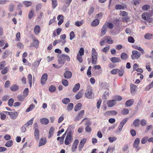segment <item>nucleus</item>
I'll return each instance as SVG.
<instances>
[{"instance_id":"obj_1","label":"nucleus","mask_w":153,"mask_h":153,"mask_svg":"<svg viewBox=\"0 0 153 153\" xmlns=\"http://www.w3.org/2000/svg\"><path fill=\"white\" fill-rule=\"evenodd\" d=\"M58 62L59 64L62 65L61 67L65 63L66 61L69 62L70 60L69 57L67 55L62 54L59 55L58 56Z\"/></svg>"},{"instance_id":"obj_2","label":"nucleus","mask_w":153,"mask_h":153,"mask_svg":"<svg viewBox=\"0 0 153 153\" xmlns=\"http://www.w3.org/2000/svg\"><path fill=\"white\" fill-rule=\"evenodd\" d=\"M113 42V40L111 39L110 37L106 36L101 39L100 42V44L101 46H102L106 43H108L109 44H112Z\"/></svg>"},{"instance_id":"obj_3","label":"nucleus","mask_w":153,"mask_h":153,"mask_svg":"<svg viewBox=\"0 0 153 153\" xmlns=\"http://www.w3.org/2000/svg\"><path fill=\"white\" fill-rule=\"evenodd\" d=\"M85 96L88 99H91L94 97L92 93V89L91 87L88 86L85 93Z\"/></svg>"},{"instance_id":"obj_4","label":"nucleus","mask_w":153,"mask_h":153,"mask_svg":"<svg viewBox=\"0 0 153 153\" xmlns=\"http://www.w3.org/2000/svg\"><path fill=\"white\" fill-rule=\"evenodd\" d=\"M72 133L71 131H70L68 133L65 140V144L66 145H68L70 144L72 140V138L71 134Z\"/></svg>"},{"instance_id":"obj_5","label":"nucleus","mask_w":153,"mask_h":153,"mask_svg":"<svg viewBox=\"0 0 153 153\" xmlns=\"http://www.w3.org/2000/svg\"><path fill=\"white\" fill-rule=\"evenodd\" d=\"M132 53V55L131 56V58L132 59H138L140 58L141 55L140 53L137 51H133Z\"/></svg>"},{"instance_id":"obj_6","label":"nucleus","mask_w":153,"mask_h":153,"mask_svg":"<svg viewBox=\"0 0 153 153\" xmlns=\"http://www.w3.org/2000/svg\"><path fill=\"white\" fill-rule=\"evenodd\" d=\"M84 113L83 110H81L78 113L77 116L74 118V120L75 121H78L81 119Z\"/></svg>"},{"instance_id":"obj_7","label":"nucleus","mask_w":153,"mask_h":153,"mask_svg":"<svg viewBox=\"0 0 153 153\" xmlns=\"http://www.w3.org/2000/svg\"><path fill=\"white\" fill-rule=\"evenodd\" d=\"M48 74L46 73H45L42 75L41 80V82L42 85H43L45 84L47 79Z\"/></svg>"},{"instance_id":"obj_8","label":"nucleus","mask_w":153,"mask_h":153,"mask_svg":"<svg viewBox=\"0 0 153 153\" xmlns=\"http://www.w3.org/2000/svg\"><path fill=\"white\" fill-rule=\"evenodd\" d=\"M140 142V139L139 138H137L135 139L133 143L134 147L137 150H138L140 149V148L138 147Z\"/></svg>"},{"instance_id":"obj_9","label":"nucleus","mask_w":153,"mask_h":153,"mask_svg":"<svg viewBox=\"0 0 153 153\" xmlns=\"http://www.w3.org/2000/svg\"><path fill=\"white\" fill-rule=\"evenodd\" d=\"M117 103L116 101L115 100H110L107 101V104L108 107H112Z\"/></svg>"},{"instance_id":"obj_10","label":"nucleus","mask_w":153,"mask_h":153,"mask_svg":"<svg viewBox=\"0 0 153 153\" xmlns=\"http://www.w3.org/2000/svg\"><path fill=\"white\" fill-rule=\"evenodd\" d=\"M79 140L78 139H76L74 141L72 147V152H74L75 151V149L77 148V146Z\"/></svg>"},{"instance_id":"obj_11","label":"nucleus","mask_w":153,"mask_h":153,"mask_svg":"<svg viewBox=\"0 0 153 153\" xmlns=\"http://www.w3.org/2000/svg\"><path fill=\"white\" fill-rule=\"evenodd\" d=\"M107 29V25L105 24L101 29V33L100 36H104L106 33Z\"/></svg>"},{"instance_id":"obj_12","label":"nucleus","mask_w":153,"mask_h":153,"mask_svg":"<svg viewBox=\"0 0 153 153\" xmlns=\"http://www.w3.org/2000/svg\"><path fill=\"white\" fill-rule=\"evenodd\" d=\"M72 73L69 71H66L64 74L63 75L65 79L70 78L72 76Z\"/></svg>"},{"instance_id":"obj_13","label":"nucleus","mask_w":153,"mask_h":153,"mask_svg":"<svg viewBox=\"0 0 153 153\" xmlns=\"http://www.w3.org/2000/svg\"><path fill=\"white\" fill-rule=\"evenodd\" d=\"M34 135L36 140L38 141L39 139V130L38 129H35Z\"/></svg>"},{"instance_id":"obj_14","label":"nucleus","mask_w":153,"mask_h":153,"mask_svg":"<svg viewBox=\"0 0 153 153\" xmlns=\"http://www.w3.org/2000/svg\"><path fill=\"white\" fill-rule=\"evenodd\" d=\"M63 16L62 15H59L58 16L57 19L58 20H59L58 22V25L59 26L61 25L63 22Z\"/></svg>"},{"instance_id":"obj_15","label":"nucleus","mask_w":153,"mask_h":153,"mask_svg":"<svg viewBox=\"0 0 153 153\" xmlns=\"http://www.w3.org/2000/svg\"><path fill=\"white\" fill-rule=\"evenodd\" d=\"M46 143V140L45 138H41L39 140L38 147H40L45 145Z\"/></svg>"},{"instance_id":"obj_16","label":"nucleus","mask_w":153,"mask_h":153,"mask_svg":"<svg viewBox=\"0 0 153 153\" xmlns=\"http://www.w3.org/2000/svg\"><path fill=\"white\" fill-rule=\"evenodd\" d=\"M41 30L40 27L38 25H36L34 28V33L36 35H38Z\"/></svg>"},{"instance_id":"obj_17","label":"nucleus","mask_w":153,"mask_h":153,"mask_svg":"<svg viewBox=\"0 0 153 153\" xmlns=\"http://www.w3.org/2000/svg\"><path fill=\"white\" fill-rule=\"evenodd\" d=\"M39 41L37 39H33L32 45L35 48H37L39 45Z\"/></svg>"},{"instance_id":"obj_18","label":"nucleus","mask_w":153,"mask_h":153,"mask_svg":"<svg viewBox=\"0 0 153 153\" xmlns=\"http://www.w3.org/2000/svg\"><path fill=\"white\" fill-rule=\"evenodd\" d=\"M18 113L16 111L11 112L10 117L11 119L15 120L17 117Z\"/></svg>"},{"instance_id":"obj_19","label":"nucleus","mask_w":153,"mask_h":153,"mask_svg":"<svg viewBox=\"0 0 153 153\" xmlns=\"http://www.w3.org/2000/svg\"><path fill=\"white\" fill-rule=\"evenodd\" d=\"M111 61L113 63H116L117 62H120L121 60L118 57H114L110 58Z\"/></svg>"},{"instance_id":"obj_20","label":"nucleus","mask_w":153,"mask_h":153,"mask_svg":"<svg viewBox=\"0 0 153 153\" xmlns=\"http://www.w3.org/2000/svg\"><path fill=\"white\" fill-rule=\"evenodd\" d=\"M134 102V100L133 99H130L127 100L126 103L125 105L126 107H129L131 106Z\"/></svg>"},{"instance_id":"obj_21","label":"nucleus","mask_w":153,"mask_h":153,"mask_svg":"<svg viewBox=\"0 0 153 153\" xmlns=\"http://www.w3.org/2000/svg\"><path fill=\"white\" fill-rule=\"evenodd\" d=\"M40 122L42 124L47 125L49 123V120L47 118H43L40 119Z\"/></svg>"},{"instance_id":"obj_22","label":"nucleus","mask_w":153,"mask_h":153,"mask_svg":"<svg viewBox=\"0 0 153 153\" xmlns=\"http://www.w3.org/2000/svg\"><path fill=\"white\" fill-rule=\"evenodd\" d=\"M54 128L53 127H51L49 131V134L48 135V138H51L53 135L54 131Z\"/></svg>"},{"instance_id":"obj_23","label":"nucleus","mask_w":153,"mask_h":153,"mask_svg":"<svg viewBox=\"0 0 153 153\" xmlns=\"http://www.w3.org/2000/svg\"><path fill=\"white\" fill-rule=\"evenodd\" d=\"M83 91V90L80 91L76 95V99L79 100L82 97V95Z\"/></svg>"},{"instance_id":"obj_24","label":"nucleus","mask_w":153,"mask_h":153,"mask_svg":"<svg viewBox=\"0 0 153 153\" xmlns=\"http://www.w3.org/2000/svg\"><path fill=\"white\" fill-rule=\"evenodd\" d=\"M142 17L143 19L147 20L149 19L150 16L149 15V14L148 13H144L142 14Z\"/></svg>"},{"instance_id":"obj_25","label":"nucleus","mask_w":153,"mask_h":153,"mask_svg":"<svg viewBox=\"0 0 153 153\" xmlns=\"http://www.w3.org/2000/svg\"><path fill=\"white\" fill-rule=\"evenodd\" d=\"M120 57L122 59L126 60L128 59V55L126 53L123 52L121 54Z\"/></svg>"},{"instance_id":"obj_26","label":"nucleus","mask_w":153,"mask_h":153,"mask_svg":"<svg viewBox=\"0 0 153 153\" xmlns=\"http://www.w3.org/2000/svg\"><path fill=\"white\" fill-rule=\"evenodd\" d=\"M99 22L100 21L98 19H96L91 22V25L93 27L99 25Z\"/></svg>"},{"instance_id":"obj_27","label":"nucleus","mask_w":153,"mask_h":153,"mask_svg":"<svg viewBox=\"0 0 153 153\" xmlns=\"http://www.w3.org/2000/svg\"><path fill=\"white\" fill-rule=\"evenodd\" d=\"M82 106V104L81 103H78L74 107V110L75 111H78L80 110L81 109Z\"/></svg>"},{"instance_id":"obj_28","label":"nucleus","mask_w":153,"mask_h":153,"mask_svg":"<svg viewBox=\"0 0 153 153\" xmlns=\"http://www.w3.org/2000/svg\"><path fill=\"white\" fill-rule=\"evenodd\" d=\"M140 120L138 119L135 120L133 122V125L135 127H137L140 125Z\"/></svg>"},{"instance_id":"obj_29","label":"nucleus","mask_w":153,"mask_h":153,"mask_svg":"<svg viewBox=\"0 0 153 153\" xmlns=\"http://www.w3.org/2000/svg\"><path fill=\"white\" fill-rule=\"evenodd\" d=\"M80 88V84L77 83L76 84L73 89V91L75 92L77 91Z\"/></svg>"},{"instance_id":"obj_30","label":"nucleus","mask_w":153,"mask_h":153,"mask_svg":"<svg viewBox=\"0 0 153 153\" xmlns=\"http://www.w3.org/2000/svg\"><path fill=\"white\" fill-rule=\"evenodd\" d=\"M131 92V93H134L136 90L137 86L134 84H131L130 85Z\"/></svg>"},{"instance_id":"obj_31","label":"nucleus","mask_w":153,"mask_h":153,"mask_svg":"<svg viewBox=\"0 0 153 153\" xmlns=\"http://www.w3.org/2000/svg\"><path fill=\"white\" fill-rule=\"evenodd\" d=\"M41 61V59L40 58L39 60H36L33 63L32 65L34 67V68L37 67L39 65L40 62Z\"/></svg>"},{"instance_id":"obj_32","label":"nucleus","mask_w":153,"mask_h":153,"mask_svg":"<svg viewBox=\"0 0 153 153\" xmlns=\"http://www.w3.org/2000/svg\"><path fill=\"white\" fill-rule=\"evenodd\" d=\"M86 125L87 126L85 128V131L87 132H90L91 131V129L90 127L89 126V125H91V124L89 122H88L86 123Z\"/></svg>"},{"instance_id":"obj_33","label":"nucleus","mask_w":153,"mask_h":153,"mask_svg":"<svg viewBox=\"0 0 153 153\" xmlns=\"http://www.w3.org/2000/svg\"><path fill=\"white\" fill-rule=\"evenodd\" d=\"M18 89V86L16 84L12 85L10 87V89L13 91H16Z\"/></svg>"},{"instance_id":"obj_34","label":"nucleus","mask_w":153,"mask_h":153,"mask_svg":"<svg viewBox=\"0 0 153 153\" xmlns=\"http://www.w3.org/2000/svg\"><path fill=\"white\" fill-rule=\"evenodd\" d=\"M152 34L147 33L145 35L144 37L146 39H150L152 38Z\"/></svg>"},{"instance_id":"obj_35","label":"nucleus","mask_w":153,"mask_h":153,"mask_svg":"<svg viewBox=\"0 0 153 153\" xmlns=\"http://www.w3.org/2000/svg\"><path fill=\"white\" fill-rule=\"evenodd\" d=\"M129 113V110L126 108H124L121 112V114L124 115H126L128 114Z\"/></svg>"},{"instance_id":"obj_36","label":"nucleus","mask_w":153,"mask_h":153,"mask_svg":"<svg viewBox=\"0 0 153 153\" xmlns=\"http://www.w3.org/2000/svg\"><path fill=\"white\" fill-rule=\"evenodd\" d=\"M70 99L68 98H64L62 100V102L65 104H68L70 102Z\"/></svg>"},{"instance_id":"obj_37","label":"nucleus","mask_w":153,"mask_h":153,"mask_svg":"<svg viewBox=\"0 0 153 153\" xmlns=\"http://www.w3.org/2000/svg\"><path fill=\"white\" fill-rule=\"evenodd\" d=\"M52 1V7L53 9H55L57 5L56 0H51Z\"/></svg>"},{"instance_id":"obj_38","label":"nucleus","mask_w":153,"mask_h":153,"mask_svg":"<svg viewBox=\"0 0 153 153\" xmlns=\"http://www.w3.org/2000/svg\"><path fill=\"white\" fill-rule=\"evenodd\" d=\"M35 107L34 105L32 104H31L29 106V107L26 109V112H28L32 110Z\"/></svg>"},{"instance_id":"obj_39","label":"nucleus","mask_w":153,"mask_h":153,"mask_svg":"<svg viewBox=\"0 0 153 153\" xmlns=\"http://www.w3.org/2000/svg\"><path fill=\"white\" fill-rule=\"evenodd\" d=\"M13 144V141L12 140H10L7 141L6 143L5 146L7 147H11Z\"/></svg>"},{"instance_id":"obj_40","label":"nucleus","mask_w":153,"mask_h":153,"mask_svg":"<svg viewBox=\"0 0 153 153\" xmlns=\"http://www.w3.org/2000/svg\"><path fill=\"white\" fill-rule=\"evenodd\" d=\"M74 107V105L72 103H69L67 107V110L68 111H71L72 110Z\"/></svg>"},{"instance_id":"obj_41","label":"nucleus","mask_w":153,"mask_h":153,"mask_svg":"<svg viewBox=\"0 0 153 153\" xmlns=\"http://www.w3.org/2000/svg\"><path fill=\"white\" fill-rule=\"evenodd\" d=\"M115 8L117 10L122 9L124 10L125 8L124 6L121 5H116L115 7Z\"/></svg>"},{"instance_id":"obj_42","label":"nucleus","mask_w":153,"mask_h":153,"mask_svg":"<svg viewBox=\"0 0 153 153\" xmlns=\"http://www.w3.org/2000/svg\"><path fill=\"white\" fill-rule=\"evenodd\" d=\"M33 9L30 10L28 14V18L29 19H31L33 16Z\"/></svg>"},{"instance_id":"obj_43","label":"nucleus","mask_w":153,"mask_h":153,"mask_svg":"<svg viewBox=\"0 0 153 153\" xmlns=\"http://www.w3.org/2000/svg\"><path fill=\"white\" fill-rule=\"evenodd\" d=\"M128 119V118H127V117L125 118L124 119H123L121 121L120 123V124L123 126L127 122Z\"/></svg>"},{"instance_id":"obj_44","label":"nucleus","mask_w":153,"mask_h":153,"mask_svg":"<svg viewBox=\"0 0 153 153\" xmlns=\"http://www.w3.org/2000/svg\"><path fill=\"white\" fill-rule=\"evenodd\" d=\"M23 4L27 7L30 6L32 4L31 2L28 1H25L23 2Z\"/></svg>"},{"instance_id":"obj_45","label":"nucleus","mask_w":153,"mask_h":153,"mask_svg":"<svg viewBox=\"0 0 153 153\" xmlns=\"http://www.w3.org/2000/svg\"><path fill=\"white\" fill-rule=\"evenodd\" d=\"M14 102V100L13 98L10 99L8 102V104L10 107L12 106Z\"/></svg>"},{"instance_id":"obj_46","label":"nucleus","mask_w":153,"mask_h":153,"mask_svg":"<svg viewBox=\"0 0 153 153\" xmlns=\"http://www.w3.org/2000/svg\"><path fill=\"white\" fill-rule=\"evenodd\" d=\"M56 89L54 85H51L49 88V91L51 92H53L55 91Z\"/></svg>"},{"instance_id":"obj_47","label":"nucleus","mask_w":153,"mask_h":153,"mask_svg":"<svg viewBox=\"0 0 153 153\" xmlns=\"http://www.w3.org/2000/svg\"><path fill=\"white\" fill-rule=\"evenodd\" d=\"M92 63L93 64H95L97 63V56H94L92 57Z\"/></svg>"},{"instance_id":"obj_48","label":"nucleus","mask_w":153,"mask_h":153,"mask_svg":"<svg viewBox=\"0 0 153 153\" xmlns=\"http://www.w3.org/2000/svg\"><path fill=\"white\" fill-rule=\"evenodd\" d=\"M66 135V133L64 134L62 136L60 137V139L59 140V143L61 144H62L63 143L65 137Z\"/></svg>"},{"instance_id":"obj_49","label":"nucleus","mask_w":153,"mask_h":153,"mask_svg":"<svg viewBox=\"0 0 153 153\" xmlns=\"http://www.w3.org/2000/svg\"><path fill=\"white\" fill-rule=\"evenodd\" d=\"M34 118H32L30 120L28 121L25 124L26 125L27 127L29 125H31L33 123V121Z\"/></svg>"},{"instance_id":"obj_50","label":"nucleus","mask_w":153,"mask_h":153,"mask_svg":"<svg viewBox=\"0 0 153 153\" xmlns=\"http://www.w3.org/2000/svg\"><path fill=\"white\" fill-rule=\"evenodd\" d=\"M29 93V89L28 88H26L24 90L23 92V95L24 96L26 97L27 96Z\"/></svg>"},{"instance_id":"obj_51","label":"nucleus","mask_w":153,"mask_h":153,"mask_svg":"<svg viewBox=\"0 0 153 153\" xmlns=\"http://www.w3.org/2000/svg\"><path fill=\"white\" fill-rule=\"evenodd\" d=\"M25 97L23 95H19L18 96L17 98L19 99V100L22 101L24 100Z\"/></svg>"},{"instance_id":"obj_52","label":"nucleus","mask_w":153,"mask_h":153,"mask_svg":"<svg viewBox=\"0 0 153 153\" xmlns=\"http://www.w3.org/2000/svg\"><path fill=\"white\" fill-rule=\"evenodd\" d=\"M8 68L7 67L4 68L1 71V73L2 74H6L8 72Z\"/></svg>"},{"instance_id":"obj_53","label":"nucleus","mask_w":153,"mask_h":153,"mask_svg":"<svg viewBox=\"0 0 153 153\" xmlns=\"http://www.w3.org/2000/svg\"><path fill=\"white\" fill-rule=\"evenodd\" d=\"M148 138V137H143L141 140V143L143 144H144L146 143L147 142V140Z\"/></svg>"},{"instance_id":"obj_54","label":"nucleus","mask_w":153,"mask_h":153,"mask_svg":"<svg viewBox=\"0 0 153 153\" xmlns=\"http://www.w3.org/2000/svg\"><path fill=\"white\" fill-rule=\"evenodd\" d=\"M62 84L65 86H68V81L65 79H62Z\"/></svg>"},{"instance_id":"obj_55","label":"nucleus","mask_w":153,"mask_h":153,"mask_svg":"<svg viewBox=\"0 0 153 153\" xmlns=\"http://www.w3.org/2000/svg\"><path fill=\"white\" fill-rule=\"evenodd\" d=\"M128 148V144H125L122 148L123 152H125L127 151Z\"/></svg>"},{"instance_id":"obj_56","label":"nucleus","mask_w":153,"mask_h":153,"mask_svg":"<svg viewBox=\"0 0 153 153\" xmlns=\"http://www.w3.org/2000/svg\"><path fill=\"white\" fill-rule=\"evenodd\" d=\"M105 24H106V25H107V27H108L110 29H111L113 28V24L111 23H105Z\"/></svg>"},{"instance_id":"obj_57","label":"nucleus","mask_w":153,"mask_h":153,"mask_svg":"<svg viewBox=\"0 0 153 153\" xmlns=\"http://www.w3.org/2000/svg\"><path fill=\"white\" fill-rule=\"evenodd\" d=\"M5 63V61H3L0 63V70L4 67L6 65Z\"/></svg>"},{"instance_id":"obj_58","label":"nucleus","mask_w":153,"mask_h":153,"mask_svg":"<svg viewBox=\"0 0 153 153\" xmlns=\"http://www.w3.org/2000/svg\"><path fill=\"white\" fill-rule=\"evenodd\" d=\"M117 138L115 137H109L108 138L109 141L111 143H112L114 141L116 140H117Z\"/></svg>"},{"instance_id":"obj_59","label":"nucleus","mask_w":153,"mask_h":153,"mask_svg":"<svg viewBox=\"0 0 153 153\" xmlns=\"http://www.w3.org/2000/svg\"><path fill=\"white\" fill-rule=\"evenodd\" d=\"M94 7H92L90 8L88 14L89 15H91L92 13H93L94 11Z\"/></svg>"},{"instance_id":"obj_60","label":"nucleus","mask_w":153,"mask_h":153,"mask_svg":"<svg viewBox=\"0 0 153 153\" xmlns=\"http://www.w3.org/2000/svg\"><path fill=\"white\" fill-rule=\"evenodd\" d=\"M92 57L97 56V53L95 49L94 48H92L91 52Z\"/></svg>"},{"instance_id":"obj_61","label":"nucleus","mask_w":153,"mask_h":153,"mask_svg":"<svg viewBox=\"0 0 153 153\" xmlns=\"http://www.w3.org/2000/svg\"><path fill=\"white\" fill-rule=\"evenodd\" d=\"M83 23V22L82 21L80 22L76 21L75 22V25L79 27L82 25Z\"/></svg>"},{"instance_id":"obj_62","label":"nucleus","mask_w":153,"mask_h":153,"mask_svg":"<svg viewBox=\"0 0 153 153\" xmlns=\"http://www.w3.org/2000/svg\"><path fill=\"white\" fill-rule=\"evenodd\" d=\"M70 39L71 40L73 39L75 37L73 31H71L70 33Z\"/></svg>"},{"instance_id":"obj_63","label":"nucleus","mask_w":153,"mask_h":153,"mask_svg":"<svg viewBox=\"0 0 153 153\" xmlns=\"http://www.w3.org/2000/svg\"><path fill=\"white\" fill-rule=\"evenodd\" d=\"M115 100H117L118 101L121 100L122 99V97L120 96L117 95L114 97Z\"/></svg>"},{"instance_id":"obj_64","label":"nucleus","mask_w":153,"mask_h":153,"mask_svg":"<svg viewBox=\"0 0 153 153\" xmlns=\"http://www.w3.org/2000/svg\"><path fill=\"white\" fill-rule=\"evenodd\" d=\"M10 85V82L9 80L7 81L4 84V87L5 88H8Z\"/></svg>"}]
</instances>
